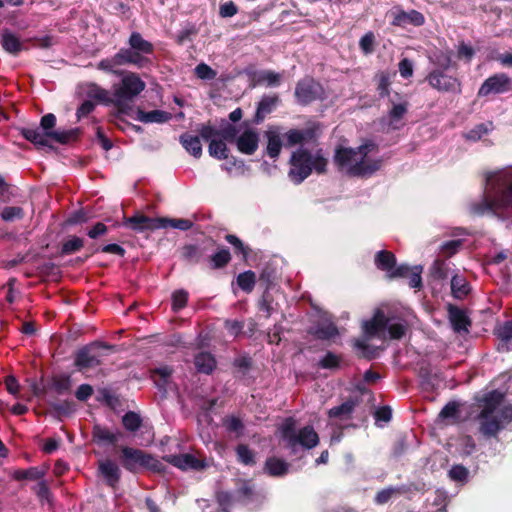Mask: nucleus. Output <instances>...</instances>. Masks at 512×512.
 <instances>
[{
  "instance_id": "nucleus-53",
  "label": "nucleus",
  "mask_w": 512,
  "mask_h": 512,
  "mask_svg": "<svg viewBox=\"0 0 512 512\" xmlns=\"http://www.w3.org/2000/svg\"><path fill=\"white\" fill-rule=\"evenodd\" d=\"M215 499L223 512H229L235 501L234 493L229 491H217L215 493Z\"/></svg>"
},
{
  "instance_id": "nucleus-45",
  "label": "nucleus",
  "mask_w": 512,
  "mask_h": 512,
  "mask_svg": "<svg viewBox=\"0 0 512 512\" xmlns=\"http://www.w3.org/2000/svg\"><path fill=\"white\" fill-rule=\"evenodd\" d=\"M430 60L436 66L434 70L446 71L454 66L451 51H440L434 55V58H430Z\"/></svg>"
},
{
  "instance_id": "nucleus-54",
  "label": "nucleus",
  "mask_w": 512,
  "mask_h": 512,
  "mask_svg": "<svg viewBox=\"0 0 512 512\" xmlns=\"http://www.w3.org/2000/svg\"><path fill=\"white\" fill-rule=\"evenodd\" d=\"M341 357L335 353L328 351L318 362V366L322 369L337 370L340 368Z\"/></svg>"
},
{
  "instance_id": "nucleus-4",
  "label": "nucleus",
  "mask_w": 512,
  "mask_h": 512,
  "mask_svg": "<svg viewBox=\"0 0 512 512\" xmlns=\"http://www.w3.org/2000/svg\"><path fill=\"white\" fill-rule=\"evenodd\" d=\"M289 177L294 184H301L314 170L317 174L327 171L328 160L323 156L322 149L313 155L308 149L300 148L292 152L290 157Z\"/></svg>"
},
{
  "instance_id": "nucleus-35",
  "label": "nucleus",
  "mask_w": 512,
  "mask_h": 512,
  "mask_svg": "<svg viewBox=\"0 0 512 512\" xmlns=\"http://www.w3.org/2000/svg\"><path fill=\"white\" fill-rule=\"evenodd\" d=\"M265 136L267 138V155L272 159L278 158L283 146L280 135L275 131L268 130L265 132Z\"/></svg>"
},
{
  "instance_id": "nucleus-40",
  "label": "nucleus",
  "mask_w": 512,
  "mask_h": 512,
  "mask_svg": "<svg viewBox=\"0 0 512 512\" xmlns=\"http://www.w3.org/2000/svg\"><path fill=\"white\" fill-rule=\"evenodd\" d=\"M85 241L78 236H69L61 245L60 255L66 256L80 251L84 247Z\"/></svg>"
},
{
  "instance_id": "nucleus-38",
  "label": "nucleus",
  "mask_w": 512,
  "mask_h": 512,
  "mask_svg": "<svg viewBox=\"0 0 512 512\" xmlns=\"http://www.w3.org/2000/svg\"><path fill=\"white\" fill-rule=\"evenodd\" d=\"M357 155V151L354 148H347L338 146L335 149L333 161L339 168L347 166Z\"/></svg>"
},
{
  "instance_id": "nucleus-18",
  "label": "nucleus",
  "mask_w": 512,
  "mask_h": 512,
  "mask_svg": "<svg viewBox=\"0 0 512 512\" xmlns=\"http://www.w3.org/2000/svg\"><path fill=\"white\" fill-rule=\"evenodd\" d=\"M392 21L391 25L396 27H406L407 25H413L415 27H419L424 25L425 17L424 15L417 10H410L408 12L403 9H397L391 13Z\"/></svg>"
},
{
  "instance_id": "nucleus-7",
  "label": "nucleus",
  "mask_w": 512,
  "mask_h": 512,
  "mask_svg": "<svg viewBox=\"0 0 512 512\" xmlns=\"http://www.w3.org/2000/svg\"><path fill=\"white\" fill-rule=\"evenodd\" d=\"M129 48H120L121 52L128 53L127 63L129 65H135L138 68H143L151 63L150 59L146 55H152L154 53V45L143 38V36L134 31L130 34L128 39Z\"/></svg>"
},
{
  "instance_id": "nucleus-60",
  "label": "nucleus",
  "mask_w": 512,
  "mask_h": 512,
  "mask_svg": "<svg viewBox=\"0 0 512 512\" xmlns=\"http://www.w3.org/2000/svg\"><path fill=\"white\" fill-rule=\"evenodd\" d=\"M489 129L486 124L480 123L475 125L468 132L464 133V138L468 141L476 142L480 140L484 135L488 134Z\"/></svg>"
},
{
  "instance_id": "nucleus-24",
  "label": "nucleus",
  "mask_w": 512,
  "mask_h": 512,
  "mask_svg": "<svg viewBox=\"0 0 512 512\" xmlns=\"http://www.w3.org/2000/svg\"><path fill=\"white\" fill-rule=\"evenodd\" d=\"M504 399V394L498 390H492L482 399V410L479 413V418H487L493 415L496 409L501 405Z\"/></svg>"
},
{
  "instance_id": "nucleus-25",
  "label": "nucleus",
  "mask_w": 512,
  "mask_h": 512,
  "mask_svg": "<svg viewBox=\"0 0 512 512\" xmlns=\"http://www.w3.org/2000/svg\"><path fill=\"white\" fill-rule=\"evenodd\" d=\"M129 60L130 59H128V53H126V52L122 53L121 50L119 49V51L116 54H114L112 57L102 59L97 64V68L99 70L105 71L107 73L120 75V74H123V72L114 70V67L128 65L127 61H129Z\"/></svg>"
},
{
  "instance_id": "nucleus-36",
  "label": "nucleus",
  "mask_w": 512,
  "mask_h": 512,
  "mask_svg": "<svg viewBox=\"0 0 512 512\" xmlns=\"http://www.w3.org/2000/svg\"><path fill=\"white\" fill-rule=\"evenodd\" d=\"M451 292L454 298L464 299L470 292V285L463 276L455 274L451 279Z\"/></svg>"
},
{
  "instance_id": "nucleus-31",
  "label": "nucleus",
  "mask_w": 512,
  "mask_h": 512,
  "mask_svg": "<svg viewBox=\"0 0 512 512\" xmlns=\"http://www.w3.org/2000/svg\"><path fill=\"white\" fill-rule=\"evenodd\" d=\"M1 45L6 52L14 56L18 55L24 49V45L19 37L9 31L3 32Z\"/></svg>"
},
{
  "instance_id": "nucleus-3",
  "label": "nucleus",
  "mask_w": 512,
  "mask_h": 512,
  "mask_svg": "<svg viewBox=\"0 0 512 512\" xmlns=\"http://www.w3.org/2000/svg\"><path fill=\"white\" fill-rule=\"evenodd\" d=\"M180 254L186 263L191 265L206 263L211 270L225 268L232 259L230 250L225 246H218L212 237L185 244L181 247Z\"/></svg>"
},
{
  "instance_id": "nucleus-55",
  "label": "nucleus",
  "mask_w": 512,
  "mask_h": 512,
  "mask_svg": "<svg viewBox=\"0 0 512 512\" xmlns=\"http://www.w3.org/2000/svg\"><path fill=\"white\" fill-rule=\"evenodd\" d=\"M275 279V269L271 266L266 265L265 267L262 268L259 274L258 282L261 286L265 288L266 291H268L270 287L274 284Z\"/></svg>"
},
{
  "instance_id": "nucleus-48",
  "label": "nucleus",
  "mask_w": 512,
  "mask_h": 512,
  "mask_svg": "<svg viewBox=\"0 0 512 512\" xmlns=\"http://www.w3.org/2000/svg\"><path fill=\"white\" fill-rule=\"evenodd\" d=\"M129 102V100L119 98H113L111 100L110 104L114 105L117 108V112L111 115L114 119H111L110 122L116 123L117 120L123 123L126 122L121 115H130L131 107L129 105Z\"/></svg>"
},
{
  "instance_id": "nucleus-49",
  "label": "nucleus",
  "mask_w": 512,
  "mask_h": 512,
  "mask_svg": "<svg viewBox=\"0 0 512 512\" xmlns=\"http://www.w3.org/2000/svg\"><path fill=\"white\" fill-rule=\"evenodd\" d=\"M309 333L319 340H329L338 335V328L331 323L311 329Z\"/></svg>"
},
{
  "instance_id": "nucleus-57",
  "label": "nucleus",
  "mask_w": 512,
  "mask_h": 512,
  "mask_svg": "<svg viewBox=\"0 0 512 512\" xmlns=\"http://www.w3.org/2000/svg\"><path fill=\"white\" fill-rule=\"evenodd\" d=\"M449 268L444 260L436 259L430 269L431 276L435 280H445L448 277Z\"/></svg>"
},
{
  "instance_id": "nucleus-64",
  "label": "nucleus",
  "mask_w": 512,
  "mask_h": 512,
  "mask_svg": "<svg viewBox=\"0 0 512 512\" xmlns=\"http://www.w3.org/2000/svg\"><path fill=\"white\" fill-rule=\"evenodd\" d=\"M494 333L498 339L508 343L512 339V320L505 321L495 329Z\"/></svg>"
},
{
  "instance_id": "nucleus-47",
  "label": "nucleus",
  "mask_w": 512,
  "mask_h": 512,
  "mask_svg": "<svg viewBox=\"0 0 512 512\" xmlns=\"http://www.w3.org/2000/svg\"><path fill=\"white\" fill-rule=\"evenodd\" d=\"M142 422L141 416L134 411H128L122 416L123 427L132 433L140 429Z\"/></svg>"
},
{
  "instance_id": "nucleus-62",
  "label": "nucleus",
  "mask_w": 512,
  "mask_h": 512,
  "mask_svg": "<svg viewBox=\"0 0 512 512\" xmlns=\"http://www.w3.org/2000/svg\"><path fill=\"white\" fill-rule=\"evenodd\" d=\"M463 245V240L461 239H456V240H449V241H446L444 242L442 245H441V253L449 258L453 255H455L459 249L462 247Z\"/></svg>"
},
{
  "instance_id": "nucleus-61",
  "label": "nucleus",
  "mask_w": 512,
  "mask_h": 512,
  "mask_svg": "<svg viewBox=\"0 0 512 512\" xmlns=\"http://www.w3.org/2000/svg\"><path fill=\"white\" fill-rule=\"evenodd\" d=\"M53 388L60 395L70 392V389H71L70 376L62 375V376L54 377L53 378Z\"/></svg>"
},
{
  "instance_id": "nucleus-50",
  "label": "nucleus",
  "mask_w": 512,
  "mask_h": 512,
  "mask_svg": "<svg viewBox=\"0 0 512 512\" xmlns=\"http://www.w3.org/2000/svg\"><path fill=\"white\" fill-rule=\"evenodd\" d=\"M160 222H161V228L171 227L174 229H179L181 231H187L193 226V222L191 220L183 219V218L174 219V218L161 217Z\"/></svg>"
},
{
  "instance_id": "nucleus-15",
  "label": "nucleus",
  "mask_w": 512,
  "mask_h": 512,
  "mask_svg": "<svg viewBox=\"0 0 512 512\" xmlns=\"http://www.w3.org/2000/svg\"><path fill=\"white\" fill-rule=\"evenodd\" d=\"M390 321L391 318L382 309H376L371 319L362 322L363 337L366 340L380 337L385 332Z\"/></svg>"
},
{
  "instance_id": "nucleus-30",
  "label": "nucleus",
  "mask_w": 512,
  "mask_h": 512,
  "mask_svg": "<svg viewBox=\"0 0 512 512\" xmlns=\"http://www.w3.org/2000/svg\"><path fill=\"white\" fill-rule=\"evenodd\" d=\"M235 501L242 504H247L253 500L254 487L247 480H238L236 489L234 490Z\"/></svg>"
},
{
  "instance_id": "nucleus-19",
  "label": "nucleus",
  "mask_w": 512,
  "mask_h": 512,
  "mask_svg": "<svg viewBox=\"0 0 512 512\" xmlns=\"http://www.w3.org/2000/svg\"><path fill=\"white\" fill-rule=\"evenodd\" d=\"M281 103L280 96L277 93L265 94L257 104L254 123L260 124L267 115L272 113Z\"/></svg>"
},
{
  "instance_id": "nucleus-42",
  "label": "nucleus",
  "mask_w": 512,
  "mask_h": 512,
  "mask_svg": "<svg viewBox=\"0 0 512 512\" xmlns=\"http://www.w3.org/2000/svg\"><path fill=\"white\" fill-rule=\"evenodd\" d=\"M222 138L212 139L209 142L208 152L209 155L218 160H225L228 158L229 149Z\"/></svg>"
},
{
  "instance_id": "nucleus-56",
  "label": "nucleus",
  "mask_w": 512,
  "mask_h": 512,
  "mask_svg": "<svg viewBox=\"0 0 512 512\" xmlns=\"http://www.w3.org/2000/svg\"><path fill=\"white\" fill-rule=\"evenodd\" d=\"M189 293L184 289L175 290L172 293V310L178 312L185 308L188 303Z\"/></svg>"
},
{
  "instance_id": "nucleus-16",
  "label": "nucleus",
  "mask_w": 512,
  "mask_h": 512,
  "mask_svg": "<svg viewBox=\"0 0 512 512\" xmlns=\"http://www.w3.org/2000/svg\"><path fill=\"white\" fill-rule=\"evenodd\" d=\"M123 225L137 233L154 231L161 228L160 218H152L139 212L131 217H124Z\"/></svg>"
},
{
  "instance_id": "nucleus-41",
  "label": "nucleus",
  "mask_w": 512,
  "mask_h": 512,
  "mask_svg": "<svg viewBox=\"0 0 512 512\" xmlns=\"http://www.w3.org/2000/svg\"><path fill=\"white\" fill-rule=\"evenodd\" d=\"M256 281V274L252 270L244 271L236 278L238 287L245 293H251L254 290Z\"/></svg>"
},
{
  "instance_id": "nucleus-13",
  "label": "nucleus",
  "mask_w": 512,
  "mask_h": 512,
  "mask_svg": "<svg viewBox=\"0 0 512 512\" xmlns=\"http://www.w3.org/2000/svg\"><path fill=\"white\" fill-rule=\"evenodd\" d=\"M512 91V78L505 73H496L488 77L478 90V97L491 94H504Z\"/></svg>"
},
{
  "instance_id": "nucleus-58",
  "label": "nucleus",
  "mask_w": 512,
  "mask_h": 512,
  "mask_svg": "<svg viewBox=\"0 0 512 512\" xmlns=\"http://www.w3.org/2000/svg\"><path fill=\"white\" fill-rule=\"evenodd\" d=\"M50 406L58 416L68 417L75 412V403L69 400L54 402Z\"/></svg>"
},
{
  "instance_id": "nucleus-32",
  "label": "nucleus",
  "mask_w": 512,
  "mask_h": 512,
  "mask_svg": "<svg viewBox=\"0 0 512 512\" xmlns=\"http://www.w3.org/2000/svg\"><path fill=\"white\" fill-rule=\"evenodd\" d=\"M374 262L379 270L390 274L396 266V257L391 251L380 250L376 253Z\"/></svg>"
},
{
  "instance_id": "nucleus-37",
  "label": "nucleus",
  "mask_w": 512,
  "mask_h": 512,
  "mask_svg": "<svg viewBox=\"0 0 512 512\" xmlns=\"http://www.w3.org/2000/svg\"><path fill=\"white\" fill-rule=\"evenodd\" d=\"M288 463L277 457H269L265 462L268 474L274 477L284 476L288 472Z\"/></svg>"
},
{
  "instance_id": "nucleus-51",
  "label": "nucleus",
  "mask_w": 512,
  "mask_h": 512,
  "mask_svg": "<svg viewBox=\"0 0 512 512\" xmlns=\"http://www.w3.org/2000/svg\"><path fill=\"white\" fill-rule=\"evenodd\" d=\"M224 239L233 246L235 254L241 255L243 259L248 258L251 250L239 237L234 234H226Z\"/></svg>"
},
{
  "instance_id": "nucleus-44",
  "label": "nucleus",
  "mask_w": 512,
  "mask_h": 512,
  "mask_svg": "<svg viewBox=\"0 0 512 512\" xmlns=\"http://www.w3.org/2000/svg\"><path fill=\"white\" fill-rule=\"evenodd\" d=\"M222 425L229 433H234L236 437L244 434L245 426L243 421L236 416H226L222 419Z\"/></svg>"
},
{
  "instance_id": "nucleus-29",
  "label": "nucleus",
  "mask_w": 512,
  "mask_h": 512,
  "mask_svg": "<svg viewBox=\"0 0 512 512\" xmlns=\"http://www.w3.org/2000/svg\"><path fill=\"white\" fill-rule=\"evenodd\" d=\"M194 365L199 373L210 375L216 368L217 361L210 352H199L195 355Z\"/></svg>"
},
{
  "instance_id": "nucleus-33",
  "label": "nucleus",
  "mask_w": 512,
  "mask_h": 512,
  "mask_svg": "<svg viewBox=\"0 0 512 512\" xmlns=\"http://www.w3.org/2000/svg\"><path fill=\"white\" fill-rule=\"evenodd\" d=\"M180 143L185 150L195 158L202 156V144L199 136L184 133L180 136Z\"/></svg>"
},
{
  "instance_id": "nucleus-63",
  "label": "nucleus",
  "mask_w": 512,
  "mask_h": 512,
  "mask_svg": "<svg viewBox=\"0 0 512 512\" xmlns=\"http://www.w3.org/2000/svg\"><path fill=\"white\" fill-rule=\"evenodd\" d=\"M195 75L201 80H213L217 76V72L206 63L198 64L194 69Z\"/></svg>"
},
{
  "instance_id": "nucleus-9",
  "label": "nucleus",
  "mask_w": 512,
  "mask_h": 512,
  "mask_svg": "<svg viewBox=\"0 0 512 512\" xmlns=\"http://www.w3.org/2000/svg\"><path fill=\"white\" fill-rule=\"evenodd\" d=\"M377 148V145L371 140H368L359 147H357L355 150L357 151V154L362 155V158L360 161H357L355 164L349 167L348 174L351 176L363 177L367 175H372L374 172L378 171L381 167V160H365L367 155L370 152L377 150Z\"/></svg>"
},
{
  "instance_id": "nucleus-12",
  "label": "nucleus",
  "mask_w": 512,
  "mask_h": 512,
  "mask_svg": "<svg viewBox=\"0 0 512 512\" xmlns=\"http://www.w3.org/2000/svg\"><path fill=\"white\" fill-rule=\"evenodd\" d=\"M429 86L438 92L460 94L461 81L442 70H432L426 76Z\"/></svg>"
},
{
  "instance_id": "nucleus-27",
  "label": "nucleus",
  "mask_w": 512,
  "mask_h": 512,
  "mask_svg": "<svg viewBox=\"0 0 512 512\" xmlns=\"http://www.w3.org/2000/svg\"><path fill=\"white\" fill-rule=\"evenodd\" d=\"M172 118L171 113L164 110L144 111L140 108L136 111L135 119L143 123H166Z\"/></svg>"
},
{
  "instance_id": "nucleus-28",
  "label": "nucleus",
  "mask_w": 512,
  "mask_h": 512,
  "mask_svg": "<svg viewBox=\"0 0 512 512\" xmlns=\"http://www.w3.org/2000/svg\"><path fill=\"white\" fill-rule=\"evenodd\" d=\"M121 435V432L113 433L108 428L103 427L99 424L94 425L92 429L93 441L98 445L110 444L115 446L118 442V437Z\"/></svg>"
},
{
  "instance_id": "nucleus-46",
  "label": "nucleus",
  "mask_w": 512,
  "mask_h": 512,
  "mask_svg": "<svg viewBox=\"0 0 512 512\" xmlns=\"http://www.w3.org/2000/svg\"><path fill=\"white\" fill-rule=\"evenodd\" d=\"M237 461L246 466H254L256 464L255 453L246 444H239L236 447Z\"/></svg>"
},
{
  "instance_id": "nucleus-11",
  "label": "nucleus",
  "mask_w": 512,
  "mask_h": 512,
  "mask_svg": "<svg viewBox=\"0 0 512 512\" xmlns=\"http://www.w3.org/2000/svg\"><path fill=\"white\" fill-rule=\"evenodd\" d=\"M294 95L298 104L306 106L316 100L323 99L324 89L313 78L305 77L297 82Z\"/></svg>"
},
{
  "instance_id": "nucleus-39",
  "label": "nucleus",
  "mask_w": 512,
  "mask_h": 512,
  "mask_svg": "<svg viewBox=\"0 0 512 512\" xmlns=\"http://www.w3.org/2000/svg\"><path fill=\"white\" fill-rule=\"evenodd\" d=\"M366 338L356 339L353 343L354 349L358 351V356L367 360H373L378 356V348L367 343Z\"/></svg>"
},
{
  "instance_id": "nucleus-52",
  "label": "nucleus",
  "mask_w": 512,
  "mask_h": 512,
  "mask_svg": "<svg viewBox=\"0 0 512 512\" xmlns=\"http://www.w3.org/2000/svg\"><path fill=\"white\" fill-rule=\"evenodd\" d=\"M43 477V472H41L37 467H30L28 469H18L13 473V478L17 481L21 480H39Z\"/></svg>"
},
{
  "instance_id": "nucleus-1",
  "label": "nucleus",
  "mask_w": 512,
  "mask_h": 512,
  "mask_svg": "<svg viewBox=\"0 0 512 512\" xmlns=\"http://www.w3.org/2000/svg\"><path fill=\"white\" fill-rule=\"evenodd\" d=\"M469 210L475 216L490 214L502 220L512 218V169L489 175L482 198L472 202Z\"/></svg>"
},
{
  "instance_id": "nucleus-59",
  "label": "nucleus",
  "mask_w": 512,
  "mask_h": 512,
  "mask_svg": "<svg viewBox=\"0 0 512 512\" xmlns=\"http://www.w3.org/2000/svg\"><path fill=\"white\" fill-rule=\"evenodd\" d=\"M25 216V212L22 207L19 206H6L1 212V218L5 222H12L16 219H22Z\"/></svg>"
},
{
  "instance_id": "nucleus-5",
  "label": "nucleus",
  "mask_w": 512,
  "mask_h": 512,
  "mask_svg": "<svg viewBox=\"0 0 512 512\" xmlns=\"http://www.w3.org/2000/svg\"><path fill=\"white\" fill-rule=\"evenodd\" d=\"M280 434L284 446L290 450L292 455L297 454L298 446L310 450L319 444V436L315 429L307 425L297 431L296 421L292 417L285 419L280 427Z\"/></svg>"
},
{
  "instance_id": "nucleus-23",
  "label": "nucleus",
  "mask_w": 512,
  "mask_h": 512,
  "mask_svg": "<svg viewBox=\"0 0 512 512\" xmlns=\"http://www.w3.org/2000/svg\"><path fill=\"white\" fill-rule=\"evenodd\" d=\"M259 135L253 130L244 131L236 140L238 150L246 155H252L258 149Z\"/></svg>"
},
{
  "instance_id": "nucleus-14",
  "label": "nucleus",
  "mask_w": 512,
  "mask_h": 512,
  "mask_svg": "<svg viewBox=\"0 0 512 512\" xmlns=\"http://www.w3.org/2000/svg\"><path fill=\"white\" fill-rule=\"evenodd\" d=\"M321 133V124L310 122L305 129H290L284 135L286 146L293 147L298 144L316 141Z\"/></svg>"
},
{
  "instance_id": "nucleus-2",
  "label": "nucleus",
  "mask_w": 512,
  "mask_h": 512,
  "mask_svg": "<svg viewBox=\"0 0 512 512\" xmlns=\"http://www.w3.org/2000/svg\"><path fill=\"white\" fill-rule=\"evenodd\" d=\"M57 118L53 113H47L41 117L39 128H21V135L29 142L35 145L37 149L47 148L54 151L56 148L51 141L61 145H67L79 139L82 131L80 128L69 130H54Z\"/></svg>"
},
{
  "instance_id": "nucleus-6",
  "label": "nucleus",
  "mask_w": 512,
  "mask_h": 512,
  "mask_svg": "<svg viewBox=\"0 0 512 512\" xmlns=\"http://www.w3.org/2000/svg\"><path fill=\"white\" fill-rule=\"evenodd\" d=\"M120 461L123 468L131 473H136L139 468L163 474L166 466L152 454L138 448L122 446Z\"/></svg>"
},
{
  "instance_id": "nucleus-8",
  "label": "nucleus",
  "mask_w": 512,
  "mask_h": 512,
  "mask_svg": "<svg viewBox=\"0 0 512 512\" xmlns=\"http://www.w3.org/2000/svg\"><path fill=\"white\" fill-rule=\"evenodd\" d=\"M146 88V83L137 73L127 72L117 84L113 85V98L133 101Z\"/></svg>"
},
{
  "instance_id": "nucleus-43",
  "label": "nucleus",
  "mask_w": 512,
  "mask_h": 512,
  "mask_svg": "<svg viewBox=\"0 0 512 512\" xmlns=\"http://www.w3.org/2000/svg\"><path fill=\"white\" fill-rule=\"evenodd\" d=\"M86 95L90 99H95L103 104L110 105L113 96L110 97L106 89L100 87L96 83H90L88 85Z\"/></svg>"
},
{
  "instance_id": "nucleus-10",
  "label": "nucleus",
  "mask_w": 512,
  "mask_h": 512,
  "mask_svg": "<svg viewBox=\"0 0 512 512\" xmlns=\"http://www.w3.org/2000/svg\"><path fill=\"white\" fill-rule=\"evenodd\" d=\"M99 348L112 350L114 346L100 341H94L83 346L75 353V367L79 371H84L99 366L101 364V361L99 360L100 355L96 353V350Z\"/></svg>"
},
{
  "instance_id": "nucleus-22",
  "label": "nucleus",
  "mask_w": 512,
  "mask_h": 512,
  "mask_svg": "<svg viewBox=\"0 0 512 512\" xmlns=\"http://www.w3.org/2000/svg\"><path fill=\"white\" fill-rule=\"evenodd\" d=\"M98 471L104 478L106 485L116 488L121 479V470L119 466L111 459H105L98 462Z\"/></svg>"
},
{
  "instance_id": "nucleus-20",
  "label": "nucleus",
  "mask_w": 512,
  "mask_h": 512,
  "mask_svg": "<svg viewBox=\"0 0 512 512\" xmlns=\"http://www.w3.org/2000/svg\"><path fill=\"white\" fill-rule=\"evenodd\" d=\"M250 87L267 86L278 87L281 83L279 73L272 70H260L248 72Z\"/></svg>"
},
{
  "instance_id": "nucleus-26",
  "label": "nucleus",
  "mask_w": 512,
  "mask_h": 512,
  "mask_svg": "<svg viewBox=\"0 0 512 512\" xmlns=\"http://www.w3.org/2000/svg\"><path fill=\"white\" fill-rule=\"evenodd\" d=\"M358 404V401L354 398H349L341 405L332 407L327 411L329 419L349 420Z\"/></svg>"
},
{
  "instance_id": "nucleus-17",
  "label": "nucleus",
  "mask_w": 512,
  "mask_h": 512,
  "mask_svg": "<svg viewBox=\"0 0 512 512\" xmlns=\"http://www.w3.org/2000/svg\"><path fill=\"white\" fill-rule=\"evenodd\" d=\"M163 460L181 470L200 471L206 467L204 460L198 459L192 454L166 455Z\"/></svg>"
},
{
  "instance_id": "nucleus-21",
  "label": "nucleus",
  "mask_w": 512,
  "mask_h": 512,
  "mask_svg": "<svg viewBox=\"0 0 512 512\" xmlns=\"http://www.w3.org/2000/svg\"><path fill=\"white\" fill-rule=\"evenodd\" d=\"M447 311L453 330L457 333H467L472 322L465 310L456 305L448 304Z\"/></svg>"
},
{
  "instance_id": "nucleus-34",
  "label": "nucleus",
  "mask_w": 512,
  "mask_h": 512,
  "mask_svg": "<svg viewBox=\"0 0 512 512\" xmlns=\"http://www.w3.org/2000/svg\"><path fill=\"white\" fill-rule=\"evenodd\" d=\"M480 419V431L487 437L496 436V434L503 428L501 420L497 416H487V418Z\"/></svg>"
}]
</instances>
